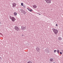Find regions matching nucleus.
<instances>
[{
  "label": "nucleus",
  "mask_w": 63,
  "mask_h": 63,
  "mask_svg": "<svg viewBox=\"0 0 63 63\" xmlns=\"http://www.w3.org/2000/svg\"><path fill=\"white\" fill-rule=\"evenodd\" d=\"M54 52L55 53L56 52V50H55L54 51Z\"/></svg>",
  "instance_id": "obj_18"
},
{
  "label": "nucleus",
  "mask_w": 63,
  "mask_h": 63,
  "mask_svg": "<svg viewBox=\"0 0 63 63\" xmlns=\"http://www.w3.org/2000/svg\"><path fill=\"white\" fill-rule=\"evenodd\" d=\"M54 33L55 34H56L57 33V32H54Z\"/></svg>",
  "instance_id": "obj_17"
},
{
  "label": "nucleus",
  "mask_w": 63,
  "mask_h": 63,
  "mask_svg": "<svg viewBox=\"0 0 63 63\" xmlns=\"http://www.w3.org/2000/svg\"><path fill=\"white\" fill-rule=\"evenodd\" d=\"M21 6H23V3H21Z\"/></svg>",
  "instance_id": "obj_16"
},
{
  "label": "nucleus",
  "mask_w": 63,
  "mask_h": 63,
  "mask_svg": "<svg viewBox=\"0 0 63 63\" xmlns=\"http://www.w3.org/2000/svg\"><path fill=\"white\" fill-rule=\"evenodd\" d=\"M57 52L58 54H59V50H57Z\"/></svg>",
  "instance_id": "obj_15"
},
{
  "label": "nucleus",
  "mask_w": 63,
  "mask_h": 63,
  "mask_svg": "<svg viewBox=\"0 0 63 63\" xmlns=\"http://www.w3.org/2000/svg\"><path fill=\"white\" fill-rule=\"evenodd\" d=\"M52 30L53 32H58V30L54 29H52Z\"/></svg>",
  "instance_id": "obj_5"
},
{
  "label": "nucleus",
  "mask_w": 63,
  "mask_h": 63,
  "mask_svg": "<svg viewBox=\"0 0 63 63\" xmlns=\"http://www.w3.org/2000/svg\"><path fill=\"white\" fill-rule=\"evenodd\" d=\"M21 29L22 30H24L26 29L25 27H24L23 26H21Z\"/></svg>",
  "instance_id": "obj_6"
},
{
  "label": "nucleus",
  "mask_w": 63,
  "mask_h": 63,
  "mask_svg": "<svg viewBox=\"0 0 63 63\" xmlns=\"http://www.w3.org/2000/svg\"><path fill=\"white\" fill-rule=\"evenodd\" d=\"M53 63H56L55 62H53Z\"/></svg>",
  "instance_id": "obj_24"
},
{
  "label": "nucleus",
  "mask_w": 63,
  "mask_h": 63,
  "mask_svg": "<svg viewBox=\"0 0 63 63\" xmlns=\"http://www.w3.org/2000/svg\"><path fill=\"white\" fill-rule=\"evenodd\" d=\"M0 24H1V22H0Z\"/></svg>",
  "instance_id": "obj_25"
},
{
  "label": "nucleus",
  "mask_w": 63,
  "mask_h": 63,
  "mask_svg": "<svg viewBox=\"0 0 63 63\" xmlns=\"http://www.w3.org/2000/svg\"><path fill=\"white\" fill-rule=\"evenodd\" d=\"M56 26H57V27L58 26V25L57 24H56Z\"/></svg>",
  "instance_id": "obj_19"
},
{
  "label": "nucleus",
  "mask_w": 63,
  "mask_h": 63,
  "mask_svg": "<svg viewBox=\"0 0 63 63\" xmlns=\"http://www.w3.org/2000/svg\"><path fill=\"white\" fill-rule=\"evenodd\" d=\"M36 50H37L39 52V51H40V49L38 48H36Z\"/></svg>",
  "instance_id": "obj_12"
},
{
  "label": "nucleus",
  "mask_w": 63,
  "mask_h": 63,
  "mask_svg": "<svg viewBox=\"0 0 63 63\" xmlns=\"http://www.w3.org/2000/svg\"><path fill=\"white\" fill-rule=\"evenodd\" d=\"M47 3H51V0H45Z\"/></svg>",
  "instance_id": "obj_3"
},
{
  "label": "nucleus",
  "mask_w": 63,
  "mask_h": 63,
  "mask_svg": "<svg viewBox=\"0 0 63 63\" xmlns=\"http://www.w3.org/2000/svg\"><path fill=\"white\" fill-rule=\"evenodd\" d=\"M50 61V62H52L53 61V58H50L49 59Z\"/></svg>",
  "instance_id": "obj_9"
},
{
  "label": "nucleus",
  "mask_w": 63,
  "mask_h": 63,
  "mask_svg": "<svg viewBox=\"0 0 63 63\" xmlns=\"http://www.w3.org/2000/svg\"><path fill=\"white\" fill-rule=\"evenodd\" d=\"M20 11H21V12L23 14H26V12H25L24 10L22 9H20Z\"/></svg>",
  "instance_id": "obj_2"
},
{
  "label": "nucleus",
  "mask_w": 63,
  "mask_h": 63,
  "mask_svg": "<svg viewBox=\"0 0 63 63\" xmlns=\"http://www.w3.org/2000/svg\"><path fill=\"white\" fill-rule=\"evenodd\" d=\"M10 19H11L12 21H15L16 20V18L14 17L10 16Z\"/></svg>",
  "instance_id": "obj_1"
},
{
  "label": "nucleus",
  "mask_w": 63,
  "mask_h": 63,
  "mask_svg": "<svg viewBox=\"0 0 63 63\" xmlns=\"http://www.w3.org/2000/svg\"><path fill=\"white\" fill-rule=\"evenodd\" d=\"M15 29L16 30V31H18V30H19V28H18V27L16 26L15 27Z\"/></svg>",
  "instance_id": "obj_4"
},
{
  "label": "nucleus",
  "mask_w": 63,
  "mask_h": 63,
  "mask_svg": "<svg viewBox=\"0 0 63 63\" xmlns=\"http://www.w3.org/2000/svg\"><path fill=\"white\" fill-rule=\"evenodd\" d=\"M12 5L13 6V7H16V3H14L12 4Z\"/></svg>",
  "instance_id": "obj_8"
},
{
  "label": "nucleus",
  "mask_w": 63,
  "mask_h": 63,
  "mask_svg": "<svg viewBox=\"0 0 63 63\" xmlns=\"http://www.w3.org/2000/svg\"><path fill=\"white\" fill-rule=\"evenodd\" d=\"M60 54H62V52H60Z\"/></svg>",
  "instance_id": "obj_20"
},
{
  "label": "nucleus",
  "mask_w": 63,
  "mask_h": 63,
  "mask_svg": "<svg viewBox=\"0 0 63 63\" xmlns=\"http://www.w3.org/2000/svg\"><path fill=\"white\" fill-rule=\"evenodd\" d=\"M33 8H34V9H36L37 8V6L35 5H34L32 6Z\"/></svg>",
  "instance_id": "obj_7"
},
{
  "label": "nucleus",
  "mask_w": 63,
  "mask_h": 63,
  "mask_svg": "<svg viewBox=\"0 0 63 63\" xmlns=\"http://www.w3.org/2000/svg\"><path fill=\"white\" fill-rule=\"evenodd\" d=\"M38 14L39 15H41V14H39V13H38Z\"/></svg>",
  "instance_id": "obj_21"
},
{
  "label": "nucleus",
  "mask_w": 63,
  "mask_h": 63,
  "mask_svg": "<svg viewBox=\"0 0 63 63\" xmlns=\"http://www.w3.org/2000/svg\"><path fill=\"white\" fill-rule=\"evenodd\" d=\"M28 10L29 11H30V12H32V9H29V8H28Z\"/></svg>",
  "instance_id": "obj_11"
},
{
  "label": "nucleus",
  "mask_w": 63,
  "mask_h": 63,
  "mask_svg": "<svg viewBox=\"0 0 63 63\" xmlns=\"http://www.w3.org/2000/svg\"><path fill=\"white\" fill-rule=\"evenodd\" d=\"M27 63H32V62L31 61H28V62Z\"/></svg>",
  "instance_id": "obj_14"
},
{
  "label": "nucleus",
  "mask_w": 63,
  "mask_h": 63,
  "mask_svg": "<svg viewBox=\"0 0 63 63\" xmlns=\"http://www.w3.org/2000/svg\"><path fill=\"white\" fill-rule=\"evenodd\" d=\"M23 7L24 8H25V6H23Z\"/></svg>",
  "instance_id": "obj_22"
},
{
  "label": "nucleus",
  "mask_w": 63,
  "mask_h": 63,
  "mask_svg": "<svg viewBox=\"0 0 63 63\" xmlns=\"http://www.w3.org/2000/svg\"><path fill=\"white\" fill-rule=\"evenodd\" d=\"M23 36V35L22 34V36Z\"/></svg>",
  "instance_id": "obj_23"
},
{
  "label": "nucleus",
  "mask_w": 63,
  "mask_h": 63,
  "mask_svg": "<svg viewBox=\"0 0 63 63\" xmlns=\"http://www.w3.org/2000/svg\"><path fill=\"white\" fill-rule=\"evenodd\" d=\"M58 40L59 41H61V40H62V38L60 37H59L58 38Z\"/></svg>",
  "instance_id": "obj_10"
},
{
  "label": "nucleus",
  "mask_w": 63,
  "mask_h": 63,
  "mask_svg": "<svg viewBox=\"0 0 63 63\" xmlns=\"http://www.w3.org/2000/svg\"><path fill=\"white\" fill-rule=\"evenodd\" d=\"M14 16H16V15H17V13H16V12H15L14 14Z\"/></svg>",
  "instance_id": "obj_13"
}]
</instances>
